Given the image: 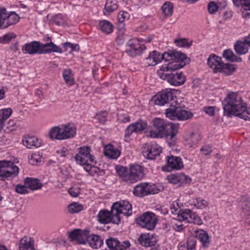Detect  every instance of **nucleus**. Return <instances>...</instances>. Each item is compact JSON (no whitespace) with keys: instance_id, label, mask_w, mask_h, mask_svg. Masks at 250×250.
I'll use <instances>...</instances> for the list:
<instances>
[{"instance_id":"obj_37","label":"nucleus","mask_w":250,"mask_h":250,"mask_svg":"<svg viewBox=\"0 0 250 250\" xmlns=\"http://www.w3.org/2000/svg\"><path fill=\"white\" fill-rule=\"evenodd\" d=\"M161 9L166 17H170L173 13V4L170 1H166L162 5Z\"/></svg>"},{"instance_id":"obj_47","label":"nucleus","mask_w":250,"mask_h":250,"mask_svg":"<svg viewBox=\"0 0 250 250\" xmlns=\"http://www.w3.org/2000/svg\"><path fill=\"white\" fill-rule=\"evenodd\" d=\"M240 206L241 208L244 212L250 211V200L248 198H244L241 201Z\"/></svg>"},{"instance_id":"obj_57","label":"nucleus","mask_w":250,"mask_h":250,"mask_svg":"<svg viewBox=\"0 0 250 250\" xmlns=\"http://www.w3.org/2000/svg\"><path fill=\"white\" fill-rule=\"evenodd\" d=\"M81 229H76L69 233V237L71 241H77Z\"/></svg>"},{"instance_id":"obj_41","label":"nucleus","mask_w":250,"mask_h":250,"mask_svg":"<svg viewBox=\"0 0 250 250\" xmlns=\"http://www.w3.org/2000/svg\"><path fill=\"white\" fill-rule=\"evenodd\" d=\"M116 171L118 175L123 178V180L126 183L125 177L129 175V171H128L126 167L123 166H118L116 167Z\"/></svg>"},{"instance_id":"obj_33","label":"nucleus","mask_w":250,"mask_h":250,"mask_svg":"<svg viewBox=\"0 0 250 250\" xmlns=\"http://www.w3.org/2000/svg\"><path fill=\"white\" fill-rule=\"evenodd\" d=\"M19 250H33V244L31 243V238L27 236H24L20 241Z\"/></svg>"},{"instance_id":"obj_43","label":"nucleus","mask_w":250,"mask_h":250,"mask_svg":"<svg viewBox=\"0 0 250 250\" xmlns=\"http://www.w3.org/2000/svg\"><path fill=\"white\" fill-rule=\"evenodd\" d=\"M69 212L71 213H78L83 209V206L78 203H73L68 207Z\"/></svg>"},{"instance_id":"obj_51","label":"nucleus","mask_w":250,"mask_h":250,"mask_svg":"<svg viewBox=\"0 0 250 250\" xmlns=\"http://www.w3.org/2000/svg\"><path fill=\"white\" fill-rule=\"evenodd\" d=\"M218 5L214 1H210L208 4V9L210 14H215L218 10Z\"/></svg>"},{"instance_id":"obj_12","label":"nucleus","mask_w":250,"mask_h":250,"mask_svg":"<svg viewBox=\"0 0 250 250\" xmlns=\"http://www.w3.org/2000/svg\"><path fill=\"white\" fill-rule=\"evenodd\" d=\"M144 176V170L142 166L138 164L130 166L129 175L125 177L126 184L130 185L142 179Z\"/></svg>"},{"instance_id":"obj_11","label":"nucleus","mask_w":250,"mask_h":250,"mask_svg":"<svg viewBox=\"0 0 250 250\" xmlns=\"http://www.w3.org/2000/svg\"><path fill=\"white\" fill-rule=\"evenodd\" d=\"M174 89H165L154 96L152 99L154 104L158 105H164L173 99Z\"/></svg>"},{"instance_id":"obj_39","label":"nucleus","mask_w":250,"mask_h":250,"mask_svg":"<svg viewBox=\"0 0 250 250\" xmlns=\"http://www.w3.org/2000/svg\"><path fill=\"white\" fill-rule=\"evenodd\" d=\"M118 8L116 0H107L105 4V11L110 13Z\"/></svg>"},{"instance_id":"obj_62","label":"nucleus","mask_w":250,"mask_h":250,"mask_svg":"<svg viewBox=\"0 0 250 250\" xmlns=\"http://www.w3.org/2000/svg\"><path fill=\"white\" fill-rule=\"evenodd\" d=\"M118 120L121 122L125 123L130 121V117L128 115L121 114L119 115Z\"/></svg>"},{"instance_id":"obj_35","label":"nucleus","mask_w":250,"mask_h":250,"mask_svg":"<svg viewBox=\"0 0 250 250\" xmlns=\"http://www.w3.org/2000/svg\"><path fill=\"white\" fill-rule=\"evenodd\" d=\"M223 57L231 62H240L242 61L240 57L236 56L230 49H226L223 53Z\"/></svg>"},{"instance_id":"obj_5","label":"nucleus","mask_w":250,"mask_h":250,"mask_svg":"<svg viewBox=\"0 0 250 250\" xmlns=\"http://www.w3.org/2000/svg\"><path fill=\"white\" fill-rule=\"evenodd\" d=\"M181 55L184 57V54L181 52L169 50L162 54L157 51H153L150 53L149 56L146 58L148 66H154L161 62L162 60L165 62H173L177 59V57Z\"/></svg>"},{"instance_id":"obj_6","label":"nucleus","mask_w":250,"mask_h":250,"mask_svg":"<svg viewBox=\"0 0 250 250\" xmlns=\"http://www.w3.org/2000/svg\"><path fill=\"white\" fill-rule=\"evenodd\" d=\"M208 64L213 70L214 73L221 72L226 75H229L235 70L232 64L224 63L222 61V58L215 55L209 57L208 59Z\"/></svg>"},{"instance_id":"obj_4","label":"nucleus","mask_w":250,"mask_h":250,"mask_svg":"<svg viewBox=\"0 0 250 250\" xmlns=\"http://www.w3.org/2000/svg\"><path fill=\"white\" fill-rule=\"evenodd\" d=\"M76 133V128L69 124L62 125L61 126H54L49 131L51 139L66 140L73 138Z\"/></svg>"},{"instance_id":"obj_13","label":"nucleus","mask_w":250,"mask_h":250,"mask_svg":"<svg viewBox=\"0 0 250 250\" xmlns=\"http://www.w3.org/2000/svg\"><path fill=\"white\" fill-rule=\"evenodd\" d=\"M112 213L116 216L119 217L120 214L126 216H129L132 214V206L127 201L123 200L116 202L112 206Z\"/></svg>"},{"instance_id":"obj_22","label":"nucleus","mask_w":250,"mask_h":250,"mask_svg":"<svg viewBox=\"0 0 250 250\" xmlns=\"http://www.w3.org/2000/svg\"><path fill=\"white\" fill-rule=\"evenodd\" d=\"M162 152L161 147L156 144L148 145L147 148L143 150L142 153L144 157L149 159H154Z\"/></svg>"},{"instance_id":"obj_26","label":"nucleus","mask_w":250,"mask_h":250,"mask_svg":"<svg viewBox=\"0 0 250 250\" xmlns=\"http://www.w3.org/2000/svg\"><path fill=\"white\" fill-rule=\"evenodd\" d=\"M248 37L244 41H238L234 44V49L236 53L240 55L246 54L248 52V46L250 47V45L247 42Z\"/></svg>"},{"instance_id":"obj_58","label":"nucleus","mask_w":250,"mask_h":250,"mask_svg":"<svg viewBox=\"0 0 250 250\" xmlns=\"http://www.w3.org/2000/svg\"><path fill=\"white\" fill-rule=\"evenodd\" d=\"M68 192L71 196L76 197L80 193V190L77 188H71L69 189Z\"/></svg>"},{"instance_id":"obj_20","label":"nucleus","mask_w":250,"mask_h":250,"mask_svg":"<svg viewBox=\"0 0 250 250\" xmlns=\"http://www.w3.org/2000/svg\"><path fill=\"white\" fill-rule=\"evenodd\" d=\"M106 244L110 250H125L130 246L129 241H124L121 243L117 238L111 237L106 240Z\"/></svg>"},{"instance_id":"obj_9","label":"nucleus","mask_w":250,"mask_h":250,"mask_svg":"<svg viewBox=\"0 0 250 250\" xmlns=\"http://www.w3.org/2000/svg\"><path fill=\"white\" fill-rule=\"evenodd\" d=\"M137 224L148 230H153L157 223V219L154 213L146 212L136 218Z\"/></svg>"},{"instance_id":"obj_32","label":"nucleus","mask_w":250,"mask_h":250,"mask_svg":"<svg viewBox=\"0 0 250 250\" xmlns=\"http://www.w3.org/2000/svg\"><path fill=\"white\" fill-rule=\"evenodd\" d=\"M89 238V244L93 249L100 248L103 244V240L98 235L92 234Z\"/></svg>"},{"instance_id":"obj_49","label":"nucleus","mask_w":250,"mask_h":250,"mask_svg":"<svg viewBox=\"0 0 250 250\" xmlns=\"http://www.w3.org/2000/svg\"><path fill=\"white\" fill-rule=\"evenodd\" d=\"M234 4L237 7L240 5L243 7H250V0H232Z\"/></svg>"},{"instance_id":"obj_14","label":"nucleus","mask_w":250,"mask_h":250,"mask_svg":"<svg viewBox=\"0 0 250 250\" xmlns=\"http://www.w3.org/2000/svg\"><path fill=\"white\" fill-rule=\"evenodd\" d=\"M98 221L102 224H108L112 223L114 224H118L120 222V218L116 216L115 213H112V209L109 211L106 209L101 210L97 215Z\"/></svg>"},{"instance_id":"obj_40","label":"nucleus","mask_w":250,"mask_h":250,"mask_svg":"<svg viewBox=\"0 0 250 250\" xmlns=\"http://www.w3.org/2000/svg\"><path fill=\"white\" fill-rule=\"evenodd\" d=\"M192 204L197 208L201 209L207 207L208 203L207 201L199 197L193 199Z\"/></svg>"},{"instance_id":"obj_61","label":"nucleus","mask_w":250,"mask_h":250,"mask_svg":"<svg viewBox=\"0 0 250 250\" xmlns=\"http://www.w3.org/2000/svg\"><path fill=\"white\" fill-rule=\"evenodd\" d=\"M179 207L177 203L173 202L171 205L170 207V209L171 213L176 214L177 213V211H178Z\"/></svg>"},{"instance_id":"obj_8","label":"nucleus","mask_w":250,"mask_h":250,"mask_svg":"<svg viewBox=\"0 0 250 250\" xmlns=\"http://www.w3.org/2000/svg\"><path fill=\"white\" fill-rule=\"evenodd\" d=\"M20 20L19 16L15 12H7L3 7H0V28L6 29L17 23Z\"/></svg>"},{"instance_id":"obj_29","label":"nucleus","mask_w":250,"mask_h":250,"mask_svg":"<svg viewBox=\"0 0 250 250\" xmlns=\"http://www.w3.org/2000/svg\"><path fill=\"white\" fill-rule=\"evenodd\" d=\"M23 144L28 148L38 147L41 146V142L35 136L26 137L23 139Z\"/></svg>"},{"instance_id":"obj_55","label":"nucleus","mask_w":250,"mask_h":250,"mask_svg":"<svg viewBox=\"0 0 250 250\" xmlns=\"http://www.w3.org/2000/svg\"><path fill=\"white\" fill-rule=\"evenodd\" d=\"M200 152L204 155H208L212 152L211 147L209 145H204L200 149Z\"/></svg>"},{"instance_id":"obj_17","label":"nucleus","mask_w":250,"mask_h":250,"mask_svg":"<svg viewBox=\"0 0 250 250\" xmlns=\"http://www.w3.org/2000/svg\"><path fill=\"white\" fill-rule=\"evenodd\" d=\"M147 126L146 121L139 120L138 122L128 126L125 131V137H129L133 133H141L145 130Z\"/></svg>"},{"instance_id":"obj_60","label":"nucleus","mask_w":250,"mask_h":250,"mask_svg":"<svg viewBox=\"0 0 250 250\" xmlns=\"http://www.w3.org/2000/svg\"><path fill=\"white\" fill-rule=\"evenodd\" d=\"M204 111L210 116H214L215 113V108L214 106H210L205 107L204 109Z\"/></svg>"},{"instance_id":"obj_7","label":"nucleus","mask_w":250,"mask_h":250,"mask_svg":"<svg viewBox=\"0 0 250 250\" xmlns=\"http://www.w3.org/2000/svg\"><path fill=\"white\" fill-rule=\"evenodd\" d=\"M166 116L171 120H186L191 118L193 114L179 105H170L166 110Z\"/></svg>"},{"instance_id":"obj_1","label":"nucleus","mask_w":250,"mask_h":250,"mask_svg":"<svg viewBox=\"0 0 250 250\" xmlns=\"http://www.w3.org/2000/svg\"><path fill=\"white\" fill-rule=\"evenodd\" d=\"M189 59L184 54V57L181 55L177 57V59L173 62H170L167 64H163L158 71L160 77L171 85L174 86L180 85L185 82L186 77L182 73H173L175 71L184 67L188 63Z\"/></svg>"},{"instance_id":"obj_16","label":"nucleus","mask_w":250,"mask_h":250,"mask_svg":"<svg viewBox=\"0 0 250 250\" xmlns=\"http://www.w3.org/2000/svg\"><path fill=\"white\" fill-rule=\"evenodd\" d=\"M139 41L136 40H130L128 42L127 45L129 47L125 50V52L131 57H135L139 55L142 51L146 49L144 44H141Z\"/></svg>"},{"instance_id":"obj_24","label":"nucleus","mask_w":250,"mask_h":250,"mask_svg":"<svg viewBox=\"0 0 250 250\" xmlns=\"http://www.w3.org/2000/svg\"><path fill=\"white\" fill-rule=\"evenodd\" d=\"M139 243L143 246L148 247L154 246L156 243V238L149 233L141 234L138 239Z\"/></svg>"},{"instance_id":"obj_63","label":"nucleus","mask_w":250,"mask_h":250,"mask_svg":"<svg viewBox=\"0 0 250 250\" xmlns=\"http://www.w3.org/2000/svg\"><path fill=\"white\" fill-rule=\"evenodd\" d=\"M124 40V35L123 34H119L116 39V42L118 45H120L123 44Z\"/></svg>"},{"instance_id":"obj_56","label":"nucleus","mask_w":250,"mask_h":250,"mask_svg":"<svg viewBox=\"0 0 250 250\" xmlns=\"http://www.w3.org/2000/svg\"><path fill=\"white\" fill-rule=\"evenodd\" d=\"M129 18V14L127 12H120L118 15V21L120 22H123L125 20H128Z\"/></svg>"},{"instance_id":"obj_21","label":"nucleus","mask_w":250,"mask_h":250,"mask_svg":"<svg viewBox=\"0 0 250 250\" xmlns=\"http://www.w3.org/2000/svg\"><path fill=\"white\" fill-rule=\"evenodd\" d=\"M167 179L169 183L177 184L178 186L189 184L191 182L190 177L182 173L169 175L167 177Z\"/></svg>"},{"instance_id":"obj_42","label":"nucleus","mask_w":250,"mask_h":250,"mask_svg":"<svg viewBox=\"0 0 250 250\" xmlns=\"http://www.w3.org/2000/svg\"><path fill=\"white\" fill-rule=\"evenodd\" d=\"M62 76L66 83L70 85L73 83L74 80L72 75V71L70 69L64 70L62 73Z\"/></svg>"},{"instance_id":"obj_46","label":"nucleus","mask_w":250,"mask_h":250,"mask_svg":"<svg viewBox=\"0 0 250 250\" xmlns=\"http://www.w3.org/2000/svg\"><path fill=\"white\" fill-rule=\"evenodd\" d=\"M107 113L105 111H102L97 113L95 118L102 124H104L106 121Z\"/></svg>"},{"instance_id":"obj_3","label":"nucleus","mask_w":250,"mask_h":250,"mask_svg":"<svg viewBox=\"0 0 250 250\" xmlns=\"http://www.w3.org/2000/svg\"><path fill=\"white\" fill-rule=\"evenodd\" d=\"M153 122L156 130L150 131L149 136L154 138L165 137L169 146H173L177 140L178 127L173 124L167 123L161 118H155Z\"/></svg>"},{"instance_id":"obj_48","label":"nucleus","mask_w":250,"mask_h":250,"mask_svg":"<svg viewBox=\"0 0 250 250\" xmlns=\"http://www.w3.org/2000/svg\"><path fill=\"white\" fill-rule=\"evenodd\" d=\"M196 241L195 238L191 237L188 238L187 241V247L188 250H195Z\"/></svg>"},{"instance_id":"obj_30","label":"nucleus","mask_w":250,"mask_h":250,"mask_svg":"<svg viewBox=\"0 0 250 250\" xmlns=\"http://www.w3.org/2000/svg\"><path fill=\"white\" fill-rule=\"evenodd\" d=\"M7 163L6 167V178L17 176L19 172V167L15 166L12 161H6Z\"/></svg>"},{"instance_id":"obj_2","label":"nucleus","mask_w":250,"mask_h":250,"mask_svg":"<svg viewBox=\"0 0 250 250\" xmlns=\"http://www.w3.org/2000/svg\"><path fill=\"white\" fill-rule=\"evenodd\" d=\"M222 104L226 116H235L246 121L250 120V113L247 110L246 104L242 102L241 97L237 93H228Z\"/></svg>"},{"instance_id":"obj_45","label":"nucleus","mask_w":250,"mask_h":250,"mask_svg":"<svg viewBox=\"0 0 250 250\" xmlns=\"http://www.w3.org/2000/svg\"><path fill=\"white\" fill-rule=\"evenodd\" d=\"M53 22L57 25L64 26L66 22L63 17L61 14H58L53 18Z\"/></svg>"},{"instance_id":"obj_19","label":"nucleus","mask_w":250,"mask_h":250,"mask_svg":"<svg viewBox=\"0 0 250 250\" xmlns=\"http://www.w3.org/2000/svg\"><path fill=\"white\" fill-rule=\"evenodd\" d=\"M167 164L166 167H163V170L167 171L179 170L184 167L181 158L173 155L167 157Z\"/></svg>"},{"instance_id":"obj_53","label":"nucleus","mask_w":250,"mask_h":250,"mask_svg":"<svg viewBox=\"0 0 250 250\" xmlns=\"http://www.w3.org/2000/svg\"><path fill=\"white\" fill-rule=\"evenodd\" d=\"M6 161H0V177L2 178H6V167L7 165Z\"/></svg>"},{"instance_id":"obj_36","label":"nucleus","mask_w":250,"mask_h":250,"mask_svg":"<svg viewBox=\"0 0 250 250\" xmlns=\"http://www.w3.org/2000/svg\"><path fill=\"white\" fill-rule=\"evenodd\" d=\"M99 25L101 30L105 33L109 34L113 31L112 24L107 21H100Z\"/></svg>"},{"instance_id":"obj_10","label":"nucleus","mask_w":250,"mask_h":250,"mask_svg":"<svg viewBox=\"0 0 250 250\" xmlns=\"http://www.w3.org/2000/svg\"><path fill=\"white\" fill-rule=\"evenodd\" d=\"M177 219L180 221H186L198 225L203 224L202 220L200 217L189 209H180L177 213Z\"/></svg>"},{"instance_id":"obj_44","label":"nucleus","mask_w":250,"mask_h":250,"mask_svg":"<svg viewBox=\"0 0 250 250\" xmlns=\"http://www.w3.org/2000/svg\"><path fill=\"white\" fill-rule=\"evenodd\" d=\"M176 45L183 47H189L192 44V41L188 42V41L186 38H183L179 40H176L174 41Z\"/></svg>"},{"instance_id":"obj_38","label":"nucleus","mask_w":250,"mask_h":250,"mask_svg":"<svg viewBox=\"0 0 250 250\" xmlns=\"http://www.w3.org/2000/svg\"><path fill=\"white\" fill-rule=\"evenodd\" d=\"M89 232L88 230H81L79 234V236L76 241V242L79 244H84L87 241H88L89 237Z\"/></svg>"},{"instance_id":"obj_23","label":"nucleus","mask_w":250,"mask_h":250,"mask_svg":"<svg viewBox=\"0 0 250 250\" xmlns=\"http://www.w3.org/2000/svg\"><path fill=\"white\" fill-rule=\"evenodd\" d=\"M41 43L37 41L32 42L30 43L25 44L22 48V51L24 54H29L30 55L39 54L41 53Z\"/></svg>"},{"instance_id":"obj_59","label":"nucleus","mask_w":250,"mask_h":250,"mask_svg":"<svg viewBox=\"0 0 250 250\" xmlns=\"http://www.w3.org/2000/svg\"><path fill=\"white\" fill-rule=\"evenodd\" d=\"M243 10L242 12V15L243 18L245 19L250 18V7H243Z\"/></svg>"},{"instance_id":"obj_34","label":"nucleus","mask_w":250,"mask_h":250,"mask_svg":"<svg viewBox=\"0 0 250 250\" xmlns=\"http://www.w3.org/2000/svg\"><path fill=\"white\" fill-rule=\"evenodd\" d=\"M197 237L202 243L204 248H207L208 247L210 243L209 236L208 233L204 230H201L198 231Z\"/></svg>"},{"instance_id":"obj_50","label":"nucleus","mask_w":250,"mask_h":250,"mask_svg":"<svg viewBox=\"0 0 250 250\" xmlns=\"http://www.w3.org/2000/svg\"><path fill=\"white\" fill-rule=\"evenodd\" d=\"M27 188V186L25 184L24 185H18L15 187V191L18 193L25 194L28 193Z\"/></svg>"},{"instance_id":"obj_18","label":"nucleus","mask_w":250,"mask_h":250,"mask_svg":"<svg viewBox=\"0 0 250 250\" xmlns=\"http://www.w3.org/2000/svg\"><path fill=\"white\" fill-rule=\"evenodd\" d=\"M12 113V110L10 108L1 109L0 110V131L5 126L9 128L10 131L15 129V123L14 121H9L6 125L5 122L10 116Z\"/></svg>"},{"instance_id":"obj_64","label":"nucleus","mask_w":250,"mask_h":250,"mask_svg":"<svg viewBox=\"0 0 250 250\" xmlns=\"http://www.w3.org/2000/svg\"><path fill=\"white\" fill-rule=\"evenodd\" d=\"M190 137L191 140L194 143H195L196 142L199 141L201 139L199 135L197 133H192L191 134Z\"/></svg>"},{"instance_id":"obj_31","label":"nucleus","mask_w":250,"mask_h":250,"mask_svg":"<svg viewBox=\"0 0 250 250\" xmlns=\"http://www.w3.org/2000/svg\"><path fill=\"white\" fill-rule=\"evenodd\" d=\"M148 183H141L136 186L133 190L134 194L138 197H144L147 195V188Z\"/></svg>"},{"instance_id":"obj_52","label":"nucleus","mask_w":250,"mask_h":250,"mask_svg":"<svg viewBox=\"0 0 250 250\" xmlns=\"http://www.w3.org/2000/svg\"><path fill=\"white\" fill-rule=\"evenodd\" d=\"M16 37V35L14 33H9L4 35L2 37H0V42L5 43L8 42L12 39Z\"/></svg>"},{"instance_id":"obj_54","label":"nucleus","mask_w":250,"mask_h":250,"mask_svg":"<svg viewBox=\"0 0 250 250\" xmlns=\"http://www.w3.org/2000/svg\"><path fill=\"white\" fill-rule=\"evenodd\" d=\"M160 190L155 185L147 186V195L148 194H154L158 193Z\"/></svg>"},{"instance_id":"obj_25","label":"nucleus","mask_w":250,"mask_h":250,"mask_svg":"<svg viewBox=\"0 0 250 250\" xmlns=\"http://www.w3.org/2000/svg\"><path fill=\"white\" fill-rule=\"evenodd\" d=\"M41 53L42 54H46L50 52L62 53V51L61 48L57 46L52 42L42 44L41 43Z\"/></svg>"},{"instance_id":"obj_28","label":"nucleus","mask_w":250,"mask_h":250,"mask_svg":"<svg viewBox=\"0 0 250 250\" xmlns=\"http://www.w3.org/2000/svg\"><path fill=\"white\" fill-rule=\"evenodd\" d=\"M24 183L32 190L40 189L42 187V184L39 179L27 177L24 179Z\"/></svg>"},{"instance_id":"obj_15","label":"nucleus","mask_w":250,"mask_h":250,"mask_svg":"<svg viewBox=\"0 0 250 250\" xmlns=\"http://www.w3.org/2000/svg\"><path fill=\"white\" fill-rule=\"evenodd\" d=\"M90 149L89 147L83 146L78 148V152L75 156L78 164L83 165L88 162H93L94 156L90 154Z\"/></svg>"},{"instance_id":"obj_27","label":"nucleus","mask_w":250,"mask_h":250,"mask_svg":"<svg viewBox=\"0 0 250 250\" xmlns=\"http://www.w3.org/2000/svg\"><path fill=\"white\" fill-rule=\"evenodd\" d=\"M120 154V151L112 145H107L104 148V155L110 159H116Z\"/></svg>"}]
</instances>
